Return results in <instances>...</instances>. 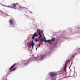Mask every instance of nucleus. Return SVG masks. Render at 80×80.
Segmentation results:
<instances>
[{
  "label": "nucleus",
  "instance_id": "obj_16",
  "mask_svg": "<svg viewBox=\"0 0 80 80\" xmlns=\"http://www.w3.org/2000/svg\"><path fill=\"white\" fill-rule=\"evenodd\" d=\"M78 52H80V49H78Z\"/></svg>",
  "mask_w": 80,
  "mask_h": 80
},
{
  "label": "nucleus",
  "instance_id": "obj_13",
  "mask_svg": "<svg viewBox=\"0 0 80 80\" xmlns=\"http://www.w3.org/2000/svg\"><path fill=\"white\" fill-rule=\"evenodd\" d=\"M29 63V62H27L26 63H25L24 64V65L26 66V65H28V63Z\"/></svg>",
  "mask_w": 80,
  "mask_h": 80
},
{
  "label": "nucleus",
  "instance_id": "obj_12",
  "mask_svg": "<svg viewBox=\"0 0 80 80\" xmlns=\"http://www.w3.org/2000/svg\"><path fill=\"white\" fill-rule=\"evenodd\" d=\"M55 39H56V38H52V40H51L52 42H54V41H55Z\"/></svg>",
  "mask_w": 80,
  "mask_h": 80
},
{
  "label": "nucleus",
  "instance_id": "obj_26",
  "mask_svg": "<svg viewBox=\"0 0 80 80\" xmlns=\"http://www.w3.org/2000/svg\"><path fill=\"white\" fill-rule=\"evenodd\" d=\"M78 28H79V27H78Z\"/></svg>",
  "mask_w": 80,
  "mask_h": 80
},
{
  "label": "nucleus",
  "instance_id": "obj_8",
  "mask_svg": "<svg viewBox=\"0 0 80 80\" xmlns=\"http://www.w3.org/2000/svg\"><path fill=\"white\" fill-rule=\"evenodd\" d=\"M45 57H46V55H42L41 56L40 59V60H43L45 58Z\"/></svg>",
  "mask_w": 80,
  "mask_h": 80
},
{
  "label": "nucleus",
  "instance_id": "obj_20",
  "mask_svg": "<svg viewBox=\"0 0 80 80\" xmlns=\"http://www.w3.org/2000/svg\"><path fill=\"white\" fill-rule=\"evenodd\" d=\"M24 63H26V61H24Z\"/></svg>",
  "mask_w": 80,
  "mask_h": 80
},
{
  "label": "nucleus",
  "instance_id": "obj_10",
  "mask_svg": "<svg viewBox=\"0 0 80 80\" xmlns=\"http://www.w3.org/2000/svg\"><path fill=\"white\" fill-rule=\"evenodd\" d=\"M68 75V74L66 73L65 74H63V77H68V76H67V75Z\"/></svg>",
  "mask_w": 80,
  "mask_h": 80
},
{
  "label": "nucleus",
  "instance_id": "obj_18",
  "mask_svg": "<svg viewBox=\"0 0 80 80\" xmlns=\"http://www.w3.org/2000/svg\"><path fill=\"white\" fill-rule=\"evenodd\" d=\"M38 45H39V47H40V44H38Z\"/></svg>",
  "mask_w": 80,
  "mask_h": 80
},
{
  "label": "nucleus",
  "instance_id": "obj_4",
  "mask_svg": "<svg viewBox=\"0 0 80 80\" xmlns=\"http://www.w3.org/2000/svg\"><path fill=\"white\" fill-rule=\"evenodd\" d=\"M16 65H17V64L15 63L11 67L9 70L11 72H13L14 71H15V70H16V69H17V67H15L13 69H12V68H13V67H14Z\"/></svg>",
  "mask_w": 80,
  "mask_h": 80
},
{
  "label": "nucleus",
  "instance_id": "obj_22",
  "mask_svg": "<svg viewBox=\"0 0 80 80\" xmlns=\"http://www.w3.org/2000/svg\"><path fill=\"white\" fill-rule=\"evenodd\" d=\"M25 8H26V9H28V8H25V7H24Z\"/></svg>",
  "mask_w": 80,
  "mask_h": 80
},
{
  "label": "nucleus",
  "instance_id": "obj_19",
  "mask_svg": "<svg viewBox=\"0 0 80 80\" xmlns=\"http://www.w3.org/2000/svg\"><path fill=\"white\" fill-rule=\"evenodd\" d=\"M8 7H10V8H11V6H7Z\"/></svg>",
  "mask_w": 80,
  "mask_h": 80
},
{
  "label": "nucleus",
  "instance_id": "obj_17",
  "mask_svg": "<svg viewBox=\"0 0 80 80\" xmlns=\"http://www.w3.org/2000/svg\"><path fill=\"white\" fill-rule=\"evenodd\" d=\"M44 39H45V40H46V38L45 37V36H44Z\"/></svg>",
  "mask_w": 80,
  "mask_h": 80
},
{
  "label": "nucleus",
  "instance_id": "obj_11",
  "mask_svg": "<svg viewBox=\"0 0 80 80\" xmlns=\"http://www.w3.org/2000/svg\"><path fill=\"white\" fill-rule=\"evenodd\" d=\"M18 8H20V9H22V8H25V7H23L20 5L18 6Z\"/></svg>",
  "mask_w": 80,
  "mask_h": 80
},
{
  "label": "nucleus",
  "instance_id": "obj_9",
  "mask_svg": "<svg viewBox=\"0 0 80 80\" xmlns=\"http://www.w3.org/2000/svg\"><path fill=\"white\" fill-rule=\"evenodd\" d=\"M12 6H11V8H15L16 7V4L15 3H13L12 4Z\"/></svg>",
  "mask_w": 80,
  "mask_h": 80
},
{
  "label": "nucleus",
  "instance_id": "obj_14",
  "mask_svg": "<svg viewBox=\"0 0 80 80\" xmlns=\"http://www.w3.org/2000/svg\"><path fill=\"white\" fill-rule=\"evenodd\" d=\"M39 35H40V36H39V37L38 38L39 39H40V38L42 37V36L41 35V34H39Z\"/></svg>",
  "mask_w": 80,
  "mask_h": 80
},
{
  "label": "nucleus",
  "instance_id": "obj_15",
  "mask_svg": "<svg viewBox=\"0 0 80 80\" xmlns=\"http://www.w3.org/2000/svg\"><path fill=\"white\" fill-rule=\"evenodd\" d=\"M35 41H36V42H38V39H35Z\"/></svg>",
  "mask_w": 80,
  "mask_h": 80
},
{
  "label": "nucleus",
  "instance_id": "obj_24",
  "mask_svg": "<svg viewBox=\"0 0 80 80\" xmlns=\"http://www.w3.org/2000/svg\"><path fill=\"white\" fill-rule=\"evenodd\" d=\"M73 62H72V63H71V64H72V63Z\"/></svg>",
  "mask_w": 80,
  "mask_h": 80
},
{
  "label": "nucleus",
  "instance_id": "obj_23",
  "mask_svg": "<svg viewBox=\"0 0 80 80\" xmlns=\"http://www.w3.org/2000/svg\"><path fill=\"white\" fill-rule=\"evenodd\" d=\"M37 50V48H36V50Z\"/></svg>",
  "mask_w": 80,
  "mask_h": 80
},
{
  "label": "nucleus",
  "instance_id": "obj_1",
  "mask_svg": "<svg viewBox=\"0 0 80 80\" xmlns=\"http://www.w3.org/2000/svg\"><path fill=\"white\" fill-rule=\"evenodd\" d=\"M68 63H69V64H70V61H69V60H67L66 62L65 66V69H61L60 71H58V73H59V74H62V73H63L64 72H65V71H66V68H67V65Z\"/></svg>",
  "mask_w": 80,
  "mask_h": 80
},
{
  "label": "nucleus",
  "instance_id": "obj_3",
  "mask_svg": "<svg viewBox=\"0 0 80 80\" xmlns=\"http://www.w3.org/2000/svg\"><path fill=\"white\" fill-rule=\"evenodd\" d=\"M37 31L38 32H38H35L34 34L32 36V39H33V40H34L35 37H38L39 35H40V34H41V31H40V30L38 29L37 30Z\"/></svg>",
  "mask_w": 80,
  "mask_h": 80
},
{
  "label": "nucleus",
  "instance_id": "obj_5",
  "mask_svg": "<svg viewBox=\"0 0 80 80\" xmlns=\"http://www.w3.org/2000/svg\"><path fill=\"white\" fill-rule=\"evenodd\" d=\"M33 40H32V42H29L28 44V45L30 47H32V48H33V46L35 45V43H33Z\"/></svg>",
  "mask_w": 80,
  "mask_h": 80
},
{
  "label": "nucleus",
  "instance_id": "obj_6",
  "mask_svg": "<svg viewBox=\"0 0 80 80\" xmlns=\"http://www.w3.org/2000/svg\"><path fill=\"white\" fill-rule=\"evenodd\" d=\"M41 41H42V42H46V43H47V42H48L49 44H52V42L51 41V40H49L48 41L45 40H43V38H41L40 39Z\"/></svg>",
  "mask_w": 80,
  "mask_h": 80
},
{
  "label": "nucleus",
  "instance_id": "obj_25",
  "mask_svg": "<svg viewBox=\"0 0 80 80\" xmlns=\"http://www.w3.org/2000/svg\"><path fill=\"white\" fill-rule=\"evenodd\" d=\"M29 50V52H30V50Z\"/></svg>",
  "mask_w": 80,
  "mask_h": 80
},
{
  "label": "nucleus",
  "instance_id": "obj_21",
  "mask_svg": "<svg viewBox=\"0 0 80 80\" xmlns=\"http://www.w3.org/2000/svg\"><path fill=\"white\" fill-rule=\"evenodd\" d=\"M16 4H17V5H18V3H17Z\"/></svg>",
  "mask_w": 80,
  "mask_h": 80
},
{
  "label": "nucleus",
  "instance_id": "obj_7",
  "mask_svg": "<svg viewBox=\"0 0 80 80\" xmlns=\"http://www.w3.org/2000/svg\"><path fill=\"white\" fill-rule=\"evenodd\" d=\"M9 23L11 24V25H14V23H13V19H11L9 21Z\"/></svg>",
  "mask_w": 80,
  "mask_h": 80
},
{
  "label": "nucleus",
  "instance_id": "obj_2",
  "mask_svg": "<svg viewBox=\"0 0 80 80\" xmlns=\"http://www.w3.org/2000/svg\"><path fill=\"white\" fill-rule=\"evenodd\" d=\"M58 75L57 72H52L49 73V78L50 80H53L54 77H56Z\"/></svg>",
  "mask_w": 80,
  "mask_h": 80
}]
</instances>
